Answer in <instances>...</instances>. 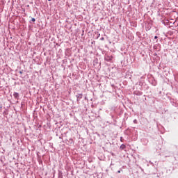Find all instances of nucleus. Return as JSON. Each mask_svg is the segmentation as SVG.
<instances>
[{"instance_id":"obj_1","label":"nucleus","mask_w":178,"mask_h":178,"mask_svg":"<svg viewBox=\"0 0 178 178\" xmlns=\"http://www.w3.org/2000/svg\"><path fill=\"white\" fill-rule=\"evenodd\" d=\"M104 60H106V62H109L110 63H113V56L105 54L104 55Z\"/></svg>"},{"instance_id":"obj_2","label":"nucleus","mask_w":178,"mask_h":178,"mask_svg":"<svg viewBox=\"0 0 178 178\" xmlns=\"http://www.w3.org/2000/svg\"><path fill=\"white\" fill-rule=\"evenodd\" d=\"M76 101L77 102H79V101L81 99V98H83V94L81 93H79L76 95Z\"/></svg>"},{"instance_id":"obj_3","label":"nucleus","mask_w":178,"mask_h":178,"mask_svg":"<svg viewBox=\"0 0 178 178\" xmlns=\"http://www.w3.org/2000/svg\"><path fill=\"white\" fill-rule=\"evenodd\" d=\"M13 97L14 98H15V99H19V95L18 92H15L13 94Z\"/></svg>"},{"instance_id":"obj_4","label":"nucleus","mask_w":178,"mask_h":178,"mask_svg":"<svg viewBox=\"0 0 178 178\" xmlns=\"http://www.w3.org/2000/svg\"><path fill=\"white\" fill-rule=\"evenodd\" d=\"M93 65L95 66H97V65H98V58H95V60H93Z\"/></svg>"},{"instance_id":"obj_5","label":"nucleus","mask_w":178,"mask_h":178,"mask_svg":"<svg viewBox=\"0 0 178 178\" xmlns=\"http://www.w3.org/2000/svg\"><path fill=\"white\" fill-rule=\"evenodd\" d=\"M120 149H126V145L122 144L120 147Z\"/></svg>"},{"instance_id":"obj_6","label":"nucleus","mask_w":178,"mask_h":178,"mask_svg":"<svg viewBox=\"0 0 178 178\" xmlns=\"http://www.w3.org/2000/svg\"><path fill=\"white\" fill-rule=\"evenodd\" d=\"M96 35H97L96 38H99V35H101V34H99V33L97 32L96 33Z\"/></svg>"},{"instance_id":"obj_7","label":"nucleus","mask_w":178,"mask_h":178,"mask_svg":"<svg viewBox=\"0 0 178 178\" xmlns=\"http://www.w3.org/2000/svg\"><path fill=\"white\" fill-rule=\"evenodd\" d=\"M121 51H124V53L126 52V51L124 50V46H122V47H121Z\"/></svg>"},{"instance_id":"obj_8","label":"nucleus","mask_w":178,"mask_h":178,"mask_svg":"<svg viewBox=\"0 0 178 178\" xmlns=\"http://www.w3.org/2000/svg\"><path fill=\"white\" fill-rule=\"evenodd\" d=\"M62 176V172L58 173V177H60Z\"/></svg>"},{"instance_id":"obj_9","label":"nucleus","mask_w":178,"mask_h":178,"mask_svg":"<svg viewBox=\"0 0 178 178\" xmlns=\"http://www.w3.org/2000/svg\"><path fill=\"white\" fill-rule=\"evenodd\" d=\"M31 21L32 22H35V18H32Z\"/></svg>"},{"instance_id":"obj_10","label":"nucleus","mask_w":178,"mask_h":178,"mask_svg":"<svg viewBox=\"0 0 178 178\" xmlns=\"http://www.w3.org/2000/svg\"><path fill=\"white\" fill-rule=\"evenodd\" d=\"M100 40H101V41H104V37H102V38H100Z\"/></svg>"},{"instance_id":"obj_11","label":"nucleus","mask_w":178,"mask_h":178,"mask_svg":"<svg viewBox=\"0 0 178 178\" xmlns=\"http://www.w3.org/2000/svg\"><path fill=\"white\" fill-rule=\"evenodd\" d=\"M120 141L123 142V137L120 138Z\"/></svg>"},{"instance_id":"obj_12","label":"nucleus","mask_w":178,"mask_h":178,"mask_svg":"<svg viewBox=\"0 0 178 178\" xmlns=\"http://www.w3.org/2000/svg\"><path fill=\"white\" fill-rule=\"evenodd\" d=\"M154 40H158V36H154Z\"/></svg>"},{"instance_id":"obj_13","label":"nucleus","mask_w":178,"mask_h":178,"mask_svg":"<svg viewBox=\"0 0 178 178\" xmlns=\"http://www.w3.org/2000/svg\"><path fill=\"white\" fill-rule=\"evenodd\" d=\"M20 74H23V71H19Z\"/></svg>"},{"instance_id":"obj_14","label":"nucleus","mask_w":178,"mask_h":178,"mask_svg":"<svg viewBox=\"0 0 178 178\" xmlns=\"http://www.w3.org/2000/svg\"><path fill=\"white\" fill-rule=\"evenodd\" d=\"M82 34H81V35L83 36V35H84V31H82Z\"/></svg>"},{"instance_id":"obj_15","label":"nucleus","mask_w":178,"mask_h":178,"mask_svg":"<svg viewBox=\"0 0 178 178\" xmlns=\"http://www.w3.org/2000/svg\"><path fill=\"white\" fill-rule=\"evenodd\" d=\"M135 95H138V93H137V92H135Z\"/></svg>"},{"instance_id":"obj_16","label":"nucleus","mask_w":178,"mask_h":178,"mask_svg":"<svg viewBox=\"0 0 178 178\" xmlns=\"http://www.w3.org/2000/svg\"><path fill=\"white\" fill-rule=\"evenodd\" d=\"M118 173H120V170H118Z\"/></svg>"},{"instance_id":"obj_17","label":"nucleus","mask_w":178,"mask_h":178,"mask_svg":"<svg viewBox=\"0 0 178 178\" xmlns=\"http://www.w3.org/2000/svg\"><path fill=\"white\" fill-rule=\"evenodd\" d=\"M136 122H137V120H134V123H136Z\"/></svg>"},{"instance_id":"obj_18","label":"nucleus","mask_w":178,"mask_h":178,"mask_svg":"<svg viewBox=\"0 0 178 178\" xmlns=\"http://www.w3.org/2000/svg\"><path fill=\"white\" fill-rule=\"evenodd\" d=\"M155 47H156V46H154V48H155Z\"/></svg>"},{"instance_id":"obj_19","label":"nucleus","mask_w":178,"mask_h":178,"mask_svg":"<svg viewBox=\"0 0 178 178\" xmlns=\"http://www.w3.org/2000/svg\"><path fill=\"white\" fill-rule=\"evenodd\" d=\"M49 1H51V0H48Z\"/></svg>"}]
</instances>
